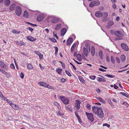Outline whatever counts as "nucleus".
<instances>
[{"label":"nucleus","mask_w":129,"mask_h":129,"mask_svg":"<svg viewBox=\"0 0 129 129\" xmlns=\"http://www.w3.org/2000/svg\"><path fill=\"white\" fill-rule=\"evenodd\" d=\"M92 110L93 113L99 117L102 118L104 117V114L101 108L93 106L92 107Z\"/></svg>","instance_id":"1"},{"label":"nucleus","mask_w":129,"mask_h":129,"mask_svg":"<svg viewBox=\"0 0 129 129\" xmlns=\"http://www.w3.org/2000/svg\"><path fill=\"white\" fill-rule=\"evenodd\" d=\"M100 2L99 1H92L89 4V7L91 8H92L94 6H98L99 5Z\"/></svg>","instance_id":"2"},{"label":"nucleus","mask_w":129,"mask_h":129,"mask_svg":"<svg viewBox=\"0 0 129 129\" xmlns=\"http://www.w3.org/2000/svg\"><path fill=\"white\" fill-rule=\"evenodd\" d=\"M60 98L62 102L65 105H68L69 102V100L68 98L60 96Z\"/></svg>","instance_id":"3"},{"label":"nucleus","mask_w":129,"mask_h":129,"mask_svg":"<svg viewBox=\"0 0 129 129\" xmlns=\"http://www.w3.org/2000/svg\"><path fill=\"white\" fill-rule=\"evenodd\" d=\"M85 113L87 116L88 119H89L91 122H92L94 120V118L93 114L92 113H88L87 112Z\"/></svg>","instance_id":"4"},{"label":"nucleus","mask_w":129,"mask_h":129,"mask_svg":"<svg viewBox=\"0 0 129 129\" xmlns=\"http://www.w3.org/2000/svg\"><path fill=\"white\" fill-rule=\"evenodd\" d=\"M0 66L5 71H7L8 70V67L7 65H6L4 62L0 61Z\"/></svg>","instance_id":"5"},{"label":"nucleus","mask_w":129,"mask_h":129,"mask_svg":"<svg viewBox=\"0 0 129 129\" xmlns=\"http://www.w3.org/2000/svg\"><path fill=\"white\" fill-rule=\"evenodd\" d=\"M81 103L80 101L79 100H76L75 101V107L76 110H78L80 108V104Z\"/></svg>","instance_id":"6"},{"label":"nucleus","mask_w":129,"mask_h":129,"mask_svg":"<svg viewBox=\"0 0 129 129\" xmlns=\"http://www.w3.org/2000/svg\"><path fill=\"white\" fill-rule=\"evenodd\" d=\"M15 12L18 16H20L21 13V8L19 6H17L16 7V9L15 10Z\"/></svg>","instance_id":"7"},{"label":"nucleus","mask_w":129,"mask_h":129,"mask_svg":"<svg viewBox=\"0 0 129 129\" xmlns=\"http://www.w3.org/2000/svg\"><path fill=\"white\" fill-rule=\"evenodd\" d=\"M121 46L122 48L126 51L128 50V48L127 45L124 43H122L121 44Z\"/></svg>","instance_id":"8"},{"label":"nucleus","mask_w":129,"mask_h":129,"mask_svg":"<svg viewBox=\"0 0 129 129\" xmlns=\"http://www.w3.org/2000/svg\"><path fill=\"white\" fill-rule=\"evenodd\" d=\"M103 14L100 11H98L96 12L95 15L97 17L100 18L103 16Z\"/></svg>","instance_id":"9"},{"label":"nucleus","mask_w":129,"mask_h":129,"mask_svg":"<svg viewBox=\"0 0 129 129\" xmlns=\"http://www.w3.org/2000/svg\"><path fill=\"white\" fill-rule=\"evenodd\" d=\"M59 21V19L56 17L52 18L51 20V22L54 23H57Z\"/></svg>","instance_id":"10"},{"label":"nucleus","mask_w":129,"mask_h":129,"mask_svg":"<svg viewBox=\"0 0 129 129\" xmlns=\"http://www.w3.org/2000/svg\"><path fill=\"white\" fill-rule=\"evenodd\" d=\"M38 84L40 86H44L45 87H48V84L44 82H40L38 83Z\"/></svg>","instance_id":"11"},{"label":"nucleus","mask_w":129,"mask_h":129,"mask_svg":"<svg viewBox=\"0 0 129 129\" xmlns=\"http://www.w3.org/2000/svg\"><path fill=\"white\" fill-rule=\"evenodd\" d=\"M43 19V16L41 15H39L37 18V20L39 22L42 21Z\"/></svg>","instance_id":"12"},{"label":"nucleus","mask_w":129,"mask_h":129,"mask_svg":"<svg viewBox=\"0 0 129 129\" xmlns=\"http://www.w3.org/2000/svg\"><path fill=\"white\" fill-rule=\"evenodd\" d=\"M87 49L85 47H84L83 49L84 54L86 57H87L88 56V53L89 52V51H88Z\"/></svg>","instance_id":"13"},{"label":"nucleus","mask_w":129,"mask_h":129,"mask_svg":"<svg viewBox=\"0 0 129 129\" xmlns=\"http://www.w3.org/2000/svg\"><path fill=\"white\" fill-rule=\"evenodd\" d=\"M95 98L97 99L99 102H102L104 104H105L106 103V101L103 99L97 96H95Z\"/></svg>","instance_id":"14"},{"label":"nucleus","mask_w":129,"mask_h":129,"mask_svg":"<svg viewBox=\"0 0 129 129\" xmlns=\"http://www.w3.org/2000/svg\"><path fill=\"white\" fill-rule=\"evenodd\" d=\"M73 42V39L72 38H69L67 42V45H69L71 44Z\"/></svg>","instance_id":"15"},{"label":"nucleus","mask_w":129,"mask_h":129,"mask_svg":"<svg viewBox=\"0 0 129 129\" xmlns=\"http://www.w3.org/2000/svg\"><path fill=\"white\" fill-rule=\"evenodd\" d=\"M102 78L99 77H98L97 78V80L99 82H105L106 81V80H105V78L104 77Z\"/></svg>","instance_id":"16"},{"label":"nucleus","mask_w":129,"mask_h":129,"mask_svg":"<svg viewBox=\"0 0 129 129\" xmlns=\"http://www.w3.org/2000/svg\"><path fill=\"white\" fill-rule=\"evenodd\" d=\"M27 39L30 41L32 42L35 41L37 40L36 39H34V38L31 36H29L27 37Z\"/></svg>","instance_id":"17"},{"label":"nucleus","mask_w":129,"mask_h":129,"mask_svg":"<svg viewBox=\"0 0 129 129\" xmlns=\"http://www.w3.org/2000/svg\"><path fill=\"white\" fill-rule=\"evenodd\" d=\"M67 31V29L66 28H62L61 31V36H63Z\"/></svg>","instance_id":"18"},{"label":"nucleus","mask_w":129,"mask_h":129,"mask_svg":"<svg viewBox=\"0 0 129 129\" xmlns=\"http://www.w3.org/2000/svg\"><path fill=\"white\" fill-rule=\"evenodd\" d=\"M91 55L93 56L95 53V49L94 47H92L91 49Z\"/></svg>","instance_id":"19"},{"label":"nucleus","mask_w":129,"mask_h":129,"mask_svg":"<svg viewBox=\"0 0 129 129\" xmlns=\"http://www.w3.org/2000/svg\"><path fill=\"white\" fill-rule=\"evenodd\" d=\"M11 107L15 110H18L19 109V106L16 105H15L14 104L12 105Z\"/></svg>","instance_id":"20"},{"label":"nucleus","mask_w":129,"mask_h":129,"mask_svg":"<svg viewBox=\"0 0 129 129\" xmlns=\"http://www.w3.org/2000/svg\"><path fill=\"white\" fill-rule=\"evenodd\" d=\"M76 57L78 60L79 61H81V55L80 54H77L76 56Z\"/></svg>","instance_id":"21"},{"label":"nucleus","mask_w":129,"mask_h":129,"mask_svg":"<svg viewBox=\"0 0 129 129\" xmlns=\"http://www.w3.org/2000/svg\"><path fill=\"white\" fill-rule=\"evenodd\" d=\"M114 24L113 22L112 21H110L109 22L107 26V27L109 28L110 27L113 25Z\"/></svg>","instance_id":"22"},{"label":"nucleus","mask_w":129,"mask_h":129,"mask_svg":"<svg viewBox=\"0 0 129 129\" xmlns=\"http://www.w3.org/2000/svg\"><path fill=\"white\" fill-rule=\"evenodd\" d=\"M61 26V24L60 23H59L57 24L55 26V29L56 30H58Z\"/></svg>","instance_id":"23"},{"label":"nucleus","mask_w":129,"mask_h":129,"mask_svg":"<svg viewBox=\"0 0 129 129\" xmlns=\"http://www.w3.org/2000/svg\"><path fill=\"white\" fill-rule=\"evenodd\" d=\"M24 16L26 18L28 17V13L27 11H24L23 14Z\"/></svg>","instance_id":"24"},{"label":"nucleus","mask_w":129,"mask_h":129,"mask_svg":"<svg viewBox=\"0 0 129 129\" xmlns=\"http://www.w3.org/2000/svg\"><path fill=\"white\" fill-rule=\"evenodd\" d=\"M99 55L100 58L101 59H102L103 55V54L102 51H100L99 52Z\"/></svg>","instance_id":"25"},{"label":"nucleus","mask_w":129,"mask_h":129,"mask_svg":"<svg viewBox=\"0 0 129 129\" xmlns=\"http://www.w3.org/2000/svg\"><path fill=\"white\" fill-rule=\"evenodd\" d=\"M115 35L116 36H119L120 35V31L118 30L116 31L114 33Z\"/></svg>","instance_id":"26"},{"label":"nucleus","mask_w":129,"mask_h":129,"mask_svg":"<svg viewBox=\"0 0 129 129\" xmlns=\"http://www.w3.org/2000/svg\"><path fill=\"white\" fill-rule=\"evenodd\" d=\"M10 3V2L9 0H6L5 3V5L7 6H8Z\"/></svg>","instance_id":"27"},{"label":"nucleus","mask_w":129,"mask_h":129,"mask_svg":"<svg viewBox=\"0 0 129 129\" xmlns=\"http://www.w3.org/2000/svg\"><path fill=\"white\" fill-rule=\"evenodd\" d=\"M125 57L124 55H122L121 56V60L122 62H124L125 60Z\"/></svg>","instance_id":"28"},{"label":"nucleus","mask_w":129,"mask_h":129,"mask_svg":"<svg viewBox=\"0 0 129 129\" xmlns=\"http://www.w3.org/2000/svg\"><path fill=\"white\" fill-rule=\"evenodd\" d=\"M27 68L28 69L31 70L33 68V66L30 63L28 64Z\"/></svg>","instance_id":"29"},{"label":"nucleus","mask_w":129,"mask_h":129,"mask_svg":"<svg viewBox=\"0 0 129 129\" xmlns=\"http://www.w3.org/2000/svg\"><path fill=\"white\" fill-rule=\"evenodd\" d=\"M78 77L79 80H80V81L84 83V80L82 77L81 76H79Z\"/></svg>","instance_id":"30"},{"label":"nucleus","mask_w":129,"mask_h":129,"mask_svg":"<svg viewBox=\"0 0 129 129\" xmlns=\"http://www.w3.org/2000/svg\"><path fill=\"white\" fill-rule=\"evenodd\" d=\"M86 48L87 49H89V52H90V47L89 44V43H87L86 44Z\"/></svg>","instance_id":"31"},{"label":"nucleus","mask_w":129,"mask_h":129,"mask_svg":"<svg viewBox=\"0 0 129 129\" xmlns=\"http://www.w3.org/2000/svg\"><path fill=\"white\" fill-rule=\"evenodd\" d=\"M105 76L110 78H114L115 77L114 75L110 74H106L105 75Z\"/></svg>","instance_id":"32"},{"label":"nucleus","mask_w":129,"mask_h":129,"mask_svg":"<svg viewBox=\"0 0 129 129\" xmlns=\"http://www.w3.org/2000/svg\"><path fill=\"white\" fill-rule=\"evenodd\" d=\"M62 70L61 69H56V71L59 74H61V73Z\"/></svg>","instance_id":"33"},{"label":"nucleus","mask_w":129,"mask_h":129,"mask_svg":"<svg viewBox=\"0 0 129 129\" xmlns=\"http://www.w3.org/2000/svg\"><path fill=\"white\" fill-rule=\"evenodd\" d=\"M17 43L18 45L20 46L24 45H25L24 43L22 41L18 42Z\"/></svg>","instance_id":"34"},{"label":"nucleus","mask_w":129,"mask_h":129,"mask_svg":"<svg viewBox=\"0 0 129 129\" xmlns=\"http://www.w3.org/2000/svg\"><path fill=\"white\" fill-rule=\"evenodd\" d=\"M15 5L14 4H13L11 5L10 7V9L11 11H13L14 9Z\"/></svg>","instance_id":"35"},{"label":"nucleus","mask_w":129,"mask_h":129,"mask_svg":"<svg viewBox=\"0 0 129 129\" xmlns=\"http://www.w3.org/2000/svg\"><path fill=\"white\" fill-rule=\"evenodd\" d=\"M96 77V76L94 75H91L89 77V78L90 79L93 80H94Z\"/></svg>","instance_id":"36"},{"label":"nucleus","mask_w":129,"mask_h":129,"mask_svg":"<svg viewBox=\"0 0 129 129\" xmlns=\"http://www.w3.org/2000/svg\"><path fill=\"white\" fill-rule=\"evenodd\" d=\"M103 14V16L104 17H105V18H106L108 16V13L106 12H104Z\"/></svg>","instance_id":"37"},{"label":"nucleus","mask_w":129,"mask_h":129,"mask_svg":"<svg viewBox=\"0 0 129 129\" xmlns=\"http://www.w3.org/2000/svg\"><path fill=\"white\" fill-rule=\"evenodd\" d=\"M26 23L27 24L31 25L33 27L37 26V24H33L29 22H26Z\"/></svg>","instance_id":"38"},{"label":"nucleus","mask_w":129,"mask_h":129,"mask_svg":"<svg viewBox=\"0 0 129 129\" xmlns=\"http://www.w3.org/2000/svg\"><path fill=\"white\" fill-rule=\"evenodd\" d=\"M38 52L39 53V56L40 59H43V55L39 51H38Z\"/></svg>","instance_id":"39"},{"label":"nucleus","mask_w":129,"mask_h":129,"mask_svg":"<svg viewBox=\"0 0 129 129\" xmlns=\"http://www.w3.org/2000/svg\"><path fill=\"white\" fill-rule=\"evenodd\" d=\"M54 48H55V55H57L58 53V48L56 47H54Z\"/></svg>","instance_id":"40"},{"label":"nucleus","mask_w":129,"mask_h":129,"mask_svg":"<svg viewBox=\"0 0 129 129\" xmlns=\"http://www.w3.org/2000/svg\"><path fill=\"white\" fill-rule=\"evenodd\" d=\"M111 62L113 63H115V60L113 57L112 56L111 57Z\"/></svg>","instance_id":"41"},{"label":"nucleus","mask_w":129,"mask_h":129,"mask_svg":"<svg viewBox=\"0 0 129 129\" xmlns=\"http://www.w3.org/2000/svg\"><path fill=\"white\" fill-rule=\"evenodd\" d=\"M49 39L53 42H56V40L54 38L51 39L50 38H49Z\"/></svg>","instance_id":"42"},{"label":"nucleus","mask_w":129,"mask_h":129,"mask_svg":"<svg viewBox=\"0 0 129 129\" xmlns=\"http://www.w3.org/2000/svg\"><path fill=\"white\" fill-rule=\"evenodd\" d=\"M65 72L66 74L69 76L70 77L71 76V74L70 73L69 71H66Z\"/></svg>","instance_id":"43"},{"label":"nucleus","mask_w":129,"mask_h":129,"mask_svg":"<svg viewBox=\"0 0 129 129\" xmlns=\"http://www.w3.org/2000/svg\"><path fill=\"white\" fill-rule=\"evenodd\" d=\"M7 101V103H8L11 106H12V104H13V103H12V102L9 100L6 99Z\"/></svg>","instance_id":"44"},{"label":"nucleus","mask_w":129,"mask_h":129,"mask_svg":"<svg viewBox=\"0 0 129 129\" xmlns=\"http://www.w3.org/2000/svg\"><path fill=\"white\" fill-rule=\"evenodd\" d=\"M76 45V43H74L72 46L71 49H75V47Z\"/></svg>","instance_id":"45"},{"label":"nucleus","mask_w":129,"mask_h":129,"mask_svg":"<svg viewBox=\"0 0 129 129\" xmlns=\"http://www.w3.org/2000/svg\"><path fill=\"white\" fill-rule=\"evenodd\" d=\"M12 33L13 34H18L20 33L19 32H17V31L16 30H12Z\"/></svg>","instance_id":"46"},{"label":"nucleus","mask_w":129,"mask_h":129,"mask_svg":"<svg viewBox=\"0 0 129 129\" xmlns=\"http://www.w3.org/2000/svg\"><path fill=\"white\" fill-rule=\"evenodd\" d=\"M27 30H29L31 32H32L33 30V29L32 28L30 27H28L27 28Z\"/></svg>","instance_id":"47"},{"label":"nucleus","mask_w":129,"mask_h":129,"mask_svg":"<svg viewBox=\"0 0 129 129\" xmlns=\"http://www.w3.org/2000/svg\"><path fill=\"white\" fill-rule=\"evenodd\" d=\"M86 107L87 109L89 110L90 109V105L89 104H87L86 105Z\"/></svg>","instance_id":"48"},{"label":"nucleus","mask_w":129,"mask_h":129,"mask_svg":"<svg viewBox=\"0 0 129 129\" xmlns=\"http://www.w3.org/2000/svg\"><path fill=\"white\" fill-rule=\"evenodd\" d=\"M24 74H23V73L22 72L21 73H20V77L21 78L23 79L24 78Z\"/></svg>","instance_id":"49"},{"label":"nucleus","mask_w":129,"mask_h":129,"mask_svg":"<svg viewBox=\"0 0 129 129\" xmlns=\"http://www.w3.org/2000/svg\"><path fill=\"white\" fill-rule=\"evenodd\" d=\"M116 61L118 63H119L120 62V60L117 57L116 58Z\"/></svg>","instance_id":"50"},{"label":"nucleus","mask_w":129,"mask_h":129,"mask_svg":"<svg viewBox=\"0 0 129 129\" xmlns=\"http://www.w3.org/2000/svg\"><path fill=\"white\" fill-rule=\"evenodd\" d=\"M57 114L58 115H59V116H61L63 115V114L61 113H60V111H58L57 112Z\"/></svg>","instance_id":"51"},{"label":"nucleus","mask_w":129,"mask_h":129,"mask_svg":"<svg viewBox=\"0 0 129 129\" xmlns=\"http://www.w3.org/2000/svg\"><path fill=\"white\" fill-rule=\"evenodd\" d=\"M0 72L2 73L3 74H6V72L4 70H3L2 69V70H1Z\"/></svg>","instance_id":"52"},{"label":"nucleus","mask_w":129,"mask_h":129,"mask_svg":"<svg viewBox=\"0 0 129 129\" xmlns=\"http://www.w3.org/2000/svg\"><path fill=\"white\" fill-rule=\"evenodd\" d=\"M99 70L100 71L103 72H106V71L103 69L101 68H99Z\"/></svg>","instance_id":"53"},{"label":"nucleus","mask_w":129,"mask_h":129,"mask_svg":"<svg viewBox=\"0 0 129 129\" xmlns=\"http://www.w3.org/2000/svg\"><path fill=\"white\" fill-rule=\"evenodd\" d=\"M10 67L12 69H15V67L14 66L13 64H11L10 65Z\"/></svg>","instance_id":"54"},{"label":"nucleus","mask_w":129,"mask_h":129,"mask_svg":"<svg viewBox=\"0 0 129 129\" xmlns=\"http://www.w3.org/2000/svg\"><path fill=\"white\" fill-rule=\"evenodd\" d=\"M103 126H107L108 127H109L110 126V125H109L107 123H104V124L103 125Z\"/></svg>","instance_id":"55"},{"label":"nucleus","mask_w":129,"mask_h":129,"mask_svg":"<svg viewBox=\"0 0 129 129\" xmlns=\"http://www.w3.org/2000/svg\"><path fill=\"white\" fill-rule=\"evenodd\" d=\"M46 88H48L49 89H52L53 87L52 86H50L48 84V87H47Z\"/></svg>","instance_id":"56"},{"label":"nucleus","mask_w":129,"mask_h":129,"mask_svg":"<svg viewBox=\"0 0 129 129\" xmlns=\"http://www.w3.org/2000/svg\"><path fill=\"white\" fill-rule=\"evenodd\" d=\"M53 35L54 37H55L57 39H58V36H57V34H54V32H53Z\"/></svg>","instance_id":"57"},{"label":"nucleus","mask_w":129,"mask_h":129,"mask_svg":"<svg viewBox=\"0 0 129 129\" xmlns=\"http://www.w3.org/2000/svg\"><path fill=\"white\" fill-rule=\"evenodd\" d=\"M112 7L114 9H116V6L115 4H114L112 5Z\"/></svg>","instance_id":"58"},{"label":"nucleus","mask_w":129,"mask_h":129,"mask_svg":"<svg viewBox=\"0 0 129 129\" xmlns=\"http://www.w3.org/2000/svg\"><path fill=\"white\" fill-rule=\"evenodd\" d=\"M106 60L107 62H109V61L110 60L108 56H107L106 58Z\"/></svg>","instance_id":"59"},{"label":"nucleus","mask_w":129,"mask_h":129,"mask_svg":"<svg viewBox=\"0 0 129 129\" xmlns=\"http://www.w3.org/2000/svg\"><path fill=\"white\" fill-rule=\"evenodd\" d=\"M66 80L64 78L62 79L61 80V81L62 82H64L66 81Z\"/></svg>","instance_id":"60"},{"label":"nucleus","mask_w":129,"mask_h":129,"mask_svg":"<svg viewBox=\"0 0 129 129\" xmlns=\"http://www.w3.org/2000/svg\"><path fill=\"white\" fill-rule=\"evenodd\" d=\"M74 61L76 62L77 64H82V63H80V62H78L76 60H74Z\"/></svg>","instance_id":"61"},{"label":"nucleus","mask_w":129,"mask_h":129,"mask_svg":"<svg viewBox=\"0 0 129 129\" xmlns=\"http://www.w3.org/2000/svg\"><path fill=\"white\" fill-rule=\"evenodd\" d=\"M114 88L115 89H116L118 88V86H117L116 85H114Z\"/></svg>","instance_id":"62"},{"label":"nucleus","mask_w":129,"mask_h":129,"mask_svg":"<svg viewBox=\"0 0 129 129\" xmlns=\"http://www.w3.org/2000/svg\"><path fill=\"white\" fill-rule=\"evenodd\" d=\"M96 90V91L98 93H99L100 92L101 90H100V89L98 88V89H97Z\"/></svg>","instance_id":"63"},{"label":"nucleus","mask_w":129,"mask_h":129,"mask_svg":"<svg viewBox=\"0 0 129 129\" xmlns=\"http://www.w3.org/2000/svg\"><path fill=\"white\" fill-rule=\"evenodd\" d=\"M54 104L56 106H59V105L56 102H55L54 103Z\"/></svg>","instance_id":"64"}]
</instances>
